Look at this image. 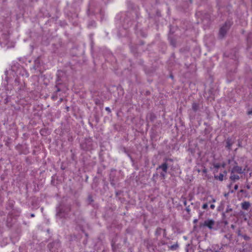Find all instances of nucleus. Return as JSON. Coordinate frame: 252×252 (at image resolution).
Here are the masks:
<instances>
[{"label":"nucleus","instance_id":"473e14b6","mask_svg":"<svg viewBox=\"0 0 252 252\" xmlns=\"http://www.w3.org/2000/svg\"><path fill=\"white\" fill-rule=\"evenodd\" d=\"M231 228H234V226L233 225H231Z\"/></svg>","mask_w":252,"mask_h":252},{"label":"nucleus","instance_id":"9d476101","mask_svg":"<svg viewBox=\"0 0 252 252\" xmlns=\"http://www.w3.org/2000/svg\"><path fill=\"white\" fill-rule=\"evenodd\" d=\"M226 147L228 149L230 150L231 148V146H232V145L233 144V142L231 141V140L230 139L228 138L226 140Z\"/></svg>","mask_w":252,"mask_h":252},{"label":"nucleus","instance_id":"f03ea898","mask_svg":"<svg viewBox=\"0 0 252 252\" xmlns=\"http://www.w3.org/2000/svg\"><path fill=\"white\" fill-rule=\"evenodd\" d=\"M231 26V23L230 22H226L225 24L222 26L220 30L219 34L221 37H223L226 34L227 30L229 29Z\"/></svg>","mask_w":252,"mask_h":252},{"label":"nucleus","instance_id":"0eeeda50","mask_svg":"<svg viewBox=\"0 0 252 252\" xmlns=\"http://www.w3.org/2000/svg\"><path fill=\"white\" fill-rule=\"evenodd\" d=\"M240 179L239 176L235 174L234 172H232V171H231L230 172V179L233 181L235 182L237 180H238Z\"/></svg>","mask_w":252,"mask_h":252},{"label":"nucleus","instance_id":"2eb2a0df","mask_svg":"<svg viewBox=\"0 0 252 252\" xmlns=\"http://www.w3.org/2000/svg\"><path fill=\"white\" fill-rule=\"evenodd\" d=\"M95 22H94V21H91V22H90V23L89 24L88 26H89V27L93 26L94 25H95Z\"/></svg>","mask_w":252,"mask_h":252},{"label":"nucleus","instance_id":"4be33fe9","mask_svg":"<svg viewBox=\"0 0 252 252\" xmlns=\"http://www.w3.org/2000/svg\"><path fill=\"white\" fill-rule=\"evenodd\" d=\"M88 200H89V201L90 202H92V201H93V199H92V196H89V197H88Z\"/></svg>","mask_w":252,"mask_h":252},{"label":"nucleus","instance_id":"72a5a7b5","mask_svg":"<svg viewBox=\"0 0 252 252\" xmlns=\"http://www.w3.org/2000/svg\"><path fill=\"white\" fill-rule=\"evenodd\" d=\"M197 220H194V222H197Z\"/></svg>","mask_w":252,"mask_h":252},{"label":"nucleus","instance_id":"b1692460","mask_svg":"<svg viewBox=\"0 0 252 252\" xmlns=\"http://www.w3.org/2000/svg\"><path fill=\"white\" fill-rule=\"evenodd\" d=\"M56 88H57V92H60L61 91L60 89L58 87L57 85L56 86Z\"/></svg>","mask_w":252,"mask_h":252},{"label":"nucleus","instance_id":"ddd939ff","mask_svg":"<svg viewBox=\"0 0 252 252\" xmlns=\"http://www.w3.org/2000/svg\"><path fill=\"white\" fill-rule=\"evenodd\" d=\"M224 175L220 173L218 176H215V178L222 181L223 179Z\"/></svg>","mask_w":252,"mask_h":252},{"label":"nucleus","instance_id":"cd10ccee","mask_svg":"<svg viewBox=\"0 0 252 252\" xmlns=\"http://www.w3.org/2000/svg\"><path fill=\"white\" fill-rule=\"evenodd\" d=\"M160 244L161 245H164V244H165V243L164 241H160Z\"/></svg>","mask_w":252,"mask_h":252},{"label":"nucleus","instance_id":"393cba45","mask_svg":"<svg viewBox=\"0 0 252 252\" xmlns=\"http://www.w3.org/2000/svg\"><path fill=\"white\" fill-rule=\"evenodd\" d=\"M220 164H217L214 165V167L217 168H219L220 167Z\"/></svg>","mask_w":252,"mask_h":252},{"label":"nucleus","instance_id":"4468645a","mask_svg":"<svg viewBox=\"0 0 252 252\" xmlns=\"http://www.w3.org/2000/svg\"><path fill=\"white\" fill-rule=\"evenodd\" d=\"M242 237L246 241H249L250 240V237L246 235H243Z\"/></svg>","mask_w":252,"mask_h":252},{"label":"nucleus","instance_id":"a211bd4d","mask_svg":"<svg viewBox=\"0 0 252 252\" xmlns=\"http://www.w3.org/2000/svg\"><path fill=\"white\" fill-rule=\"evenodd\" d=\"M206 252H219V251L216 250L214 251L211 249H207Z\"/></svg>","mask_w":252,"mask_h":252},{"label":"nucleus","instance_id":"c756f323","mask_svg":"<svg viewBox=\"0 0 252 252\" xmlns=\"http://www.w3.org/2000/svg\"><path fill=\"white\" fill-rule=\"evenodd\" d=\"M240 192H242V193H243L245 192L244 190L243 189H241L240 191Z\"/></svg>","mask_w":252,"mask_h":252},{"label":"nucleus","instance_id":"423d86ee","mask_svg":"<svg viewBox=\"0 0 252 252\" xmlns=\"http://www.w3.org/2000/svg\"><path fill=\"white\" fill-rule=\"evenodd\" d=\"M162 231H163V236L165 237L166 235L165 233V230L162 229L160 227H158L157 228L156 231L155 232V235L157 236H158L161 235Z\"/></svg>","mask_w":252,"mask_h":252},{"label":"nucleus","instance_id":"c85d7f7f","mask_svg":"<svg viewBox=\"0 0 252 252\" xmlns=\"http://www.w3.org/2000/svg\"><path fill=\"white\" fill-rule=\"evenodd\" d=\"M246 188H247L248 189H250V188H251V186H250V185H247L246 186Z\"/></svg>","mask_w":252,"mask_h":252},{"label":"nucleus","instance_id":"a878e982","mask_svg":"<svg viewBox=\"0 0 252 252\" xmlns=\"http://www.w3.org/2000/svg\"><path fill=\"white\" fill-rule=\"evenodd\" d=\"M105 110L109 112H110V109L109 107H106Z\"/></svg>","mask_w":252,"mask_h":252},{"label":"nucleus","instance_id":"5701e85b","mask_svg":"<svg viewBox=\"0 0 252 252\" xmlns=\"http://www.w3.org/2000/svg\"><path fill=\"white\" fill-rule=\"evenodd\" d=\"M247 114H248V115H252V110H249V111L247 112Z\"/></svg>","mask_w":252,"mask_h":252},{"label":"nucleus","instance_id":"412c9836","mask_svg":"<svg viewBox=\"0 0 252 252\" xmlns=\"http://www.w3.org/2000/svg\"><path fill=\"white\" fill-rule=\"evenodd\" d=\"M210 207V208H211V209H212V210H214V209H215V205H214V204H211Z\"/></svg>","mask_w":252,"mask_h":252},{"label":"nucleus","instance_id":"9b49d317","mask_svg":"<svg viewBox=\"0 0 252 252\" xmlns=\"http://www.w3.org/2000/svg\"><path fill=\"white\" fill-rule=\"evenodd\" d=\"M199 106L198 104L195 103V102L192 103V109L194 111L196 112L197 111H198L199 109Z\"/></svg>","mask_w":252,"mask_h":252},{"label":"nucleus","instance_id":"7ed1b4c3","mask_svg":"<svg viewBox=\"0 0 252 252\" xmlns=\"http://www.w3.org/2000/svg\"><path fill=\"white\" fill-rule=\"evenodd\" d=\"M204 201H206L207 202L204 203L202 206L203 209H207L208 208V204L211 203H214L216 201V199L213 198L212 196H208L203 199Z\"/></svg>","mask_w":252,"mask_h":252},{"label":"nucleus","instance_id":"6e6552de","mask_svg":"<svg viewBox=\"0 0 252 252\" xmlns=\"http://www.w3.org/2000/svg\"><path fill=\"white\" fill-rule=\"evenodd\" d=\"M242 246L243 249L240 250V252H249L248 248L251 247V245L243 243Z\"/></svg>","mask_w":252,"mask_h":252},{"label":"nucleus","instance_id":"39448f33","mask_svg":"<svg viewBox=\"0 0 252 252\" xmlns=\"http://www.w3.org/2000/svg\"><path fill=\"white\" fill-rule=\"evenodd\" d=\"M245 169H243L242 167L238 165L234 166L231 169V171L238 174H243L244 173Z\"/></svg>","mask_w":252,"mask_h":252},{"label":"nucleus","instance_id":"dca6fc26","mask_svg":"<svg viewBox=\"0 0 252 252\" xmlns=\"http://www.w3.org/2000/svg\"><path fill=\"white\" fill-rule=\"evenodd\" d=\"M178 247V245H172L171 246L170 248L172 250H175L176 249V248Z\"/></svg>","mask_w":252,"mask_h":252},{"label":"nucleus","instance_id":"1a4fd4ad","mask_svg":"<svg viewBox=\"0 0 252 252\" xmlns=\"http://www.w3.org/2000/svg\"><path fill=\"white\" fill-rule=\"evenodd\" d=\"M251 206V203L248 201H244L241 203L242 209L248 210Z\"/></svg>","mask_w":252,"mask_h":252},{"label":"nucleus","instance_id":"7c9ffc66","mask_svg":"<svg viewBox=\"0 0 252 252\" xmlns=\"http://www.w3.org/2000/svg\"><path fill=\"white\" fill-rule=\"evenodd\" d=\"M31 216L32 217H34V215L33 214H32L31 215Z\"/></svg>","mask_w":252,"mask_h":252},{"label":"nucleus","instance_id":"f8f14e48","mask_svg":"<svg viewBox=\"0 0 252 252\" xmlns=\"http://www.w3.org/2000/svg\"><path fill=\"white\" fill-rule=\"evenodd\" d=\"M232 211H233V209L230 207V206L229 205H228L227 206V208L226 209L225 212L224 213H223V217H225V214L231 212Z\"/></svg>","mask_w":252,"mask_h":252},{"label":"nucleus","instance_id":"6ab92c4d","mask_svg":"<svg viewBox=\"0 0 252 252\" xmlns=\"http://www.w3.org/2000/svg\"><path fill=\"white\" fill-rule=\"evenodd\" d=\"M186 211H187L188 213H189L190 212V208H189V206H187V207H186Z\"/></svg>","mask_w":252,"mask_h":252},{"label":"nucleus","instance_id":"2f4dec72","mask_svg":"<svg viewBox=\"0 0 252 252\" xmlns=\"http://www.w3.org/2000/svg\"><path fill=\"white\" fill-rule=\"evenodd\" d=\"M7 98H6V99H5V103H6L7 102Z\"/></svg>","mask_w":252,"mask_h":252},{"label":"nucleus","instance_id":"f704fd0d","mask_svg":"<svg viewBox=\"0 0 252 252\" xmlns=\"http://www.w3.org/2000/svg\"><path fill=\"white\" fill-rule=\"evenodd\" d=\"M202 215V213H200V215H199V216H201V215Z\"/></svg>","mask_w":252,"mask_h":252},{"label":"nucleus","instance_id":"bb28decb","mask_svg":"<svg viewBox=\"0 0 252 252\" xmlns=\"http://www.w3.org/2000/svg\"><path fill=\"white\" fill-rule=\"evenodd\" d=\"M238 189V186L237 185H236L235 186H234V189L235 190H237Z\"/></svg>","mask_w":252,"mask_h":252},{"label":"nucleus","instance_id":"aec40b11","mask_svg":"<svg viewBox=\"0 0 252 252\" xmlns=\"http://www.w3.org/2000/svg\"><path fill=\"white\" fill-rule=\"evenodd\" d=\"M183 204L186 206L187 205V202L185 198L183 199Z\"/></svg>","mask_w":252,"mask_h":252},{"label":"nucleus","instance_id":"f3484780","mask_svg":"<svg viewBox=\"0 0 252 252\" xmlns=\"http://www.w3.org/2000/svg\"><path fill=\"white\" fill-rule=\"evenodd\" d=\"M155 118V117L154 115H153L152 114H150V119L151 121H154Z\"/></svg>","mask_w":252,"mask_h":252},{"label":"nucleus","instance_id":"f257e3e1","mask_svg":"<svg viewBox=\"0 0 252 252\" xmlns=\"http://www.w3.org/2000/svg\"><path fill=\"white\" fill-rule=\"evenodd\" d=\"M216 225L215 221L211 219H208L202 222H200L199 226L200 228H208L209 229L216 230L215 226Z\"/></svg>","mask_w":252,"mask_h":252},{"label":"nucleus","instance_id":"20e7f679","mask_svg":"<svg viewBox=\"0 0 252 252\" xmlns=\"http://www.w3.org/2000/svg\"><path fill=\"white\" fill-rule=\"evenodd\" d=\"M168 169V166L167 164L165 162L159 165L158 168H157V170L158 169H161L162 172L160 173V175L161 176L163 179L165 177V174L167 172Z\"/></svg>","mask_w":252,"mask_h":252}]
</instances>
